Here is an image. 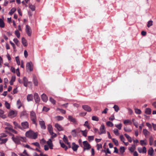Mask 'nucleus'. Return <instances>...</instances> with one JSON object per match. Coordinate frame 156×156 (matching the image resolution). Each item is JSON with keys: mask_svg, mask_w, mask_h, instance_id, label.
<instances>
[{"mask_svg": "<svg viewBox=\"0 0 156 156\" xmlns=\"http://www.w3.org/2000/svg\"><path fill=\"white\" fill-rule=\"evenodd\" d=\"M12 135L13 136L12 137V139L14 142L16 144H21V141L23 142H26L25 138V137L19 136H16L15 137L14 135Z\"/></svg>", "mask_w": 156, "mask_h": 156, "instance_id": "f257e3e1", "label": "nucleus"}, {"mask_svg": "<svg viewBox=\"0 0 156 156\" xmlns=\"http://www.w3.org/2000/svg\"><path fill=\"white\" fill-rule=\"evenodd\" d=\"M26 136L27 137L32 139H36L37 137V134L31 130H29L26 133Z\"/></svg>", "mask_w": 156, "mask_h": 156, "instance_id": "f03ea898", "label": "nucleus"}, {"mask_svg": "<svg viewBox=\"0 0 156 156\" xmlns=\"http://www.w3.org/2000/svg\"><path fill=\"white\" fill-rule=\"evenodd\" d=\"M30 117L31 120L33 124L37 125L36 121L37 120L36 113L34 111L30 112Z\"/></svg>", "mask_w": 156, "mask_h": 156, "instance_id": "7ed1b4c3", "label": "nucleus"}, {"mask_svg": "<svg viewBox=\"0 0 156 156\" xmlns=\"http://www.w3.org/2000/svg\"><path fill=\"white\" fill-rule=\"evenodd\" d=\"M83 151L86 150H88L91 148L90 145L88 143L87 141H84L83 142Z\"/></svg>", "mask_w": 156, "mask_h": 156, "instance_id": "20e7f679", "label": "nucleus"}, {"mask_svg": "<svg viewBox=\"0 0 156 156\" xmlns=\"http://www.w3.org/2000/svg\"><path fill=\"white\" fill-rule=\"evenodd\" d=\"M29 123L25 121L22 122L21 123V129L23 130L27 129L29 128Z\"/></svg>", "mask_w": 156, "mask_h": 156, "instance_id": "39448f33", "label": "nucleus"}, {"mask_svg": "<svg viewBox=\"0 0 156 156\" xmlns=\"http://www.w3.org/2000/svg\"><path fill=\"white\" fill-rule=\"evenodd\" d=\"M100 132L98 133L100 135L106 133V130L105 129V126L104 124H102L100 128Z\"/></svg>", "mask_w": 156, "mask_h": 156, "instance_id": "423d86ee", "label": "nucleus"}, {"mask_svg": "<svg viewBox=\"0 0 156 156\" xmlns=\"http://www.w3.org/2000/svg\"><path fill=\"white\" fill-rule=\"evenodd\" d=\"M26 69L27 70H29L30 71H32L33 70V65L31 62L27 64Z\"/></svg>", "mask_w": 156, "mask_h": 156, "instance_id": "0eeeda50", "label": "nucleus"}, {"mask_svg": "<svg viewBox=\"0 0 156 156\" xmlns=\"http://www.w3.org/2000/svg\"><path fill=\"white\" fill-rule=\"evenodd\" d=\"M26 31L27 34L29 36H31L32 30L30 27L28 25H27L26 26Z\"/></svg>", "mask_w": 156, "mask_h": 156, "instance_id": "6e6552de", "label": "nucleus"}, {"mask_svg": "<svg viewBox=\"0 0 156 156\" xmlns=\"http://www.w3.org/2000/svg\"><path fill=\"white\" fill-rule=\"evenodd\" d=\"M16 115L17 112L16 111L12 110L9 112L8 115L10 118H12L16 116Z\"/></svg>", "mask_w": 156, "mask_h": 156, "instance_id": "1a4fd4ad", "label": "nucleus"}, {"mask_svg": "<svg viewBox=\"0 0 156 156\" xmlns=\"http://www.w3.org/2000/svg\"><path fill=\"white\" fill-rule=\"evenodd\" d=\"M68 120L75 124H77V122L76 119L71 115H69L68 117Z\"/></svg>", "mask_w": 156, "mask_h": 156, "instance_id": "9d476101", "label": "nucleus"}, {"mask_svg": "<svg viewBox=\"0 0 156 156\" xmlns=\"http://www.w3.org/2000/svg\"><path fill=\"white\" fill-rule=\"evenodd\" d=\"M137 150L139 153H146L147 152V149L145 147H143V149L141 147H138Z\"/></svg>", "mask_w": 156, "mask_h": 156, "instance_id": "9b49d317", "label": "nucleus"}, {"mask_svg": "<svg viewBox=\"0 0 156 156\" xmlns=\"http://www.w3.org/2000/svg\"><path fill=\"white\" fill-rule=\"evenodd\" d=\"M63 140L64 142L68 145L69 147V148H71V145L70 144V143L68 142L67 137H66L65 135H64V137L63 138Z\"/></svg>", "mask_w": 156, "mask_h": 156, "instance_id": "f8f14e48", "label": "nucleus"}, {"mask_svg": "<svg viewBox=\"0 0 156 156\" xmlns=\"http://www.w3.org/2000/svg\"><path fill=\"white\" fill-rule=\"evenodd\" d=\"M39 124L41 129H46V127L45 125L44 122V121H39Z\"/></svg>", "mask_w": 156, "mask_h": 156, "instance_id": "ddd939ff", "label": "nucleus"}, {"mask_svg": "<svg viewBox=\"0 0 156 156\" xmlns=\"http://www.w3.org/2000/svg\"><path fill=\"white\" fill-rule=\"evenodd\" d=\"M34 98L36 103L39 102L40 101V98L37 93H35L34 94Z\"/></svg>", "mask_w": 156, "mask_h": 156, "instance_id": "4468645a", "label": "nucleus"}, {"mask_svg": "<svg viewBox=\"0 0 156 156\" xmlns=\"http://www.w3.org/2000/svg\"><path fill=\"white\" fill-rule=\"evenodd\" d=\"M47 143L48 145L49 146V147L51 149H53V146L52 143V141L51 139H49V140L47 141Z\"/></svg>", "mask_w": 156, "mask_h": 156, "instance_id": "2eb2a0df", "label": "nucleus"}, {"mask_svg": "<svg viewBox=\"0 0 156 156\" xmlns=\"http://www.w3.org/2000/svg\"><path fill=\"white\" fill-rule=\"evenodd\" d=\"M82 108L85 111L88 112H90L91 111L90 107L88 105H83L82 106Z\"/></svg>", "mask_w": 156, "mask_h": 156, "instance_id": "dca6fc26", "label": "nucleus"}, {"mask_svg": "<svg viewBox=\"0 0 156 156\" xmlns=\"http://www.w3.org/2000/svg\"><path fill=\"white\" fill-rule=\"evenodd\" d=\"M55 126L59 131H62L63 130L62 127L58 123L55 124Z\"/></svg>", "mask_w": 156, "mask_h": 156, "instance_id": "f3484780", "label": "nucleus"}, {"mask_svg": "<svg viewBox=\"0 0 156 156\" xmlns=\"http://www.w3.org/2000/svg\"><path fill=\"white\" fill-rule=\"evenodd\" d=\"M72 148L74 151H76L78 148L79 147L78 145L76 144L75 143H73L72 144Z\"/></svg>", "mask_w": 156, "mask_h": 156, "instance_id": "a211bd4d", "label": "nucleus"}, {"mask_svg": "<svg viewBox=\"0 0 156 156\" xmlns=\"http://www.w3.org/2000/svg\"><path fill=\"white\" fill-rule=\"evenodd\" d=\"M41 99L44 102H46L48 100V97L44 94H43L41 95Z\"/></svg>", "mask_w": 156, "mask_h": 156, "instance_id": "6ab92c4d", "label": "nucleus"}, {"mask_svg": "<svg viewBox=\"0 0 156 156\" xmlns=\"http://www.w3.org/2000/svg\"><path fill=\"white\" fill-rule=\"evenodd\" d=\"M8 140L7 138L2 139V137H0V144H2L5 143Z\"/></svg>", "mask_w": 156, "mask_h": 156, "instance_id": "aec40b11", "label": "nucleus"}, {"mask_svg": "<svg viewBox=\"0 0 156 156\" xmlns=\"http://www.w3.org/2000/svg\"><path fill=\"white\" fill-rule=\"evenodd\" d=\"M143 132L146 137L149 136L150 135V132L146 129H143Z\"/></svg>", "mask_w": 156, "mask_h": 156, "instance_id": "412c9836", "label": "nucleus"}, {"mask_svg": "<svg viewBox=\"0 0 156 156\" xmlns=\"http://www.w3.org/2000/svg\"><path fill=\"white\" fill-rule=\"evenodd\" d=\"M136 145L135 144H133L132 145V146L129 148V150L131 152H134L136 149Z\"/></svg>", "mask_w": 156, "mask_h": 156, "instance_id": "4be33fe9", "label": "nucleus"}, {"mask_svg": "<svg viewBox=\"0 0 156 156\" xmlns=\"http://www.w3.org/2000/svg\"><path fill=\"white\" fill-rule=\"evenodd\" d=\"M59 143L61 145V147L62 148H64L65 150H66L68 149L67 147L65 144L64 143L62 142L61 140H60L59 141Z\"/></svg>", "mask_w": 156, "mask_h": 156, "instance_id": "5701e85b", "label": "nucleus"}, {"mask_svg": "<svg viewBox=\"0 0 156 156\" xmlns=\"http://www.w3.org/2000/svg\"><path fill=\"white\" fill-rule=\"evenodd\" d=\"M154 150L152 147L150 148L148 151V154L151 156H153Z\"/></svg>", "mask_w": 156, "mask_h": 156, "instance_id": "b1692460", "label": "nucleus"}, {"mask_svg": "<svg viewBox=\"0 0 156 156\" xmlns=\"http://www.w3.org/2000/svg\"><path fill=\"white\" fill-rule=\"evenodd\" d=\"M124 135L129 142H132V140L131 137L129 135L126 133H125Z\"/></svg>", "mask_w": 156, "mask_h": 156, "instance_id": "393cba45", "label": "nucleus"}, {"mask_svg": "<svg viewBox=\"0 0 156 156\" xmlns=\"http://www.w3.org/2000/svg\"><path fill=\"white\" fill-rule=\"evenodd\" d=\"M17 105L18 106V108L20 109V107L22 106V104L20 100L19 99L17 101Z\"/></svg>", "mask_w": 156, "mask_h": 156, "instance_id": "a878e982", "label": "nucleus"}, {"mask_svg": "<svg viewBox=\"0 0 156 156\" xmlns=\"http://www.w3.org/2000/svg\"><path fill=\"white\" fill-rule=\"evenodd\" d=\"M33 83L35 86H37L38 85V81L35 76H34L33 78Z\"/></svg>", "mask_w": 156, "mask_h": 156, "instance_id": "bb28decb", "label": "nucleus"}, {"mask_svg": "<svg viewBox=\"0 0 156 156\" xmlns=\"http://www.w3.org/2000/svg\"><path fill=\"white\" fill-rule=\"evenodd\" d=\"M28 80L25 77H23V83L24 86L27 87V86Z\"/></svg>", "mask_w": 156, "mask_h": 156, "instance_id": "cd10ccee", "label": "nucleus"}, {"mask_svg": "<svg viewBox=\"0 0 156 156\" xmlns=\"http://www.w3.org/2000/svg\"><path fill=\"white\" fill-rule=\"evenodd\" d=\"M5 25L3 20L2 19L0 18V27L1 28H4L5 27Z\"/></svg>", "mask_w": 156, "mask_h": 156, "instance_id": "c85d7f7f", "label": "nucleus"}, {"mask_svg": "<svg viewBox=\"0 0 156 156\" xmlns=\"http://www.w3.org/2000/svg\"><path fill=\"white\" fill-rule=\"evenodd\" d=\"M55 119L57 121H60L62 120L63 119L64 117L62 116H55Z\"/></svg>", "mask_w": 156, "mask_h": 156, "instance_id": "c756f323", "label": "nucleus"}, {"mask_svg": "<svg viewBox=\"0 0 156 156\" xmlns=\"http://www.w3.org/2000/svg\"><path fill=\"white\" fill-rule=\"evenodd\" d=\"M22 43L24 46H27V41L26 39L24 37L22 38Z\"/></svg>", "mask_w": 156, "mask_h": 156, "instance_id": "7c9ffc66", "label": "nucleus"}, {"mask_svg": "<svg viewBox=\"0 0 156 156\" xmlns=\"http://www.w3.org/2000/svg\"><path fill=\"white\" fill-rule=\"evenodd\" d=\"M16 79V76H12V77L11 80L9 82V83L11 85L13 84V82L15 81Z\"/></svg>", "mask_w": 156, "mask_h": 156, "instance_id": "2f4dec72", "label": "nucleus"}, {"mask_svg": "<svg viewBox=\"0 0 156 156\" xmlns=\"http://www.w3.org/2000/svg\"><path fill=\"white\" fill-rule=\"evenodd\" d=\"M48 129L50 134L51 133H53V131L52 127L51 125L49 124L48 125Z\"/></svg>", "mask_w": 156, "mask_h": 156, "instance_id": "473e14b6", "label": "nucleus"}, {"mask_svg": "<svg viewBox=\"0 0 156 156\" xmlns=\"http://www.w3.org/2000/svg\"><path fill=\"white\" fill-rule=\"evenodd\" d=\"M13 123L15 126V128H19L21 129V126L19 125L17 122H14Z\"/></svg>", "mask_w": 156, "mask_h": 156, "instance_id": "72a5a7b5", "label": "nucleus"}, {"mask_svg": "<svg viewBox=\"0 0 156 156\" xmlns=\"http://www.w3.org/2000/svg\"><path fill=\"white\" fill-rule=\"evenodd\" d=\"M27 114V112L26 111L24 110L21 113L20 117L22 118L24 116H26Z\"/></svg>", "mask_w": 156, "mask_h": 156, "instance_id": "f704fd0d", "label": "nucleus"}, {"mask_svg": "<svg viewBox=\"0 0 156 156\" xmlns=\"http://www.w3.org/2000/svg\"><path fill=\"white\" fill-rule=\"evenodd\" d=\"M125 151V148L124 147H120V148L119 149V151H120V154L122 155L123 153Z\"/></svg>", "mask_w": 156, "mask_h": 156, "instance_id": "c9c22d12", "label": "nucleus"}, {"mask_svg": "<svg viewBox=\"0 0 156 156\" xmlns=\"http://www.w3.org/2000/svg\"><path fill=\"white\" fill-rule=\"evenodd\" d=\"M33 99V96L32 94H28L27 96V100L28 101H31Z\"/></svg>", "mask_w": 156, "mask_h": 156, "instance_id": "e433bc0d", "label": "nucleus"}, {"mask_svg": "<svg viewBox=\"0 0 156 156\" xmlns=\"http://www.w3.org/2000/svg\"><path fill=\"white\" fill-rule=\"evenodd\" d=\"M16 9L15 8H12L9 12V14L10 15H12L16 11Z\"/></svg>", "mask_w": 156, "mask_h": 156, "instance_id": "4c0bfd02", "label": "nucleus"}, {"mask_svg": "<svg viewBox=\"0 0 156 156\" xmlns=\"http://www.w3.org/2000/svg\"><path fill=\"white\" fill-rule=\"evenodd\" d=\"M151 109L149 108H147L145 109V112L147 114L149 115L151 114Z\"/></svg>", "mask_w": 156, "mask_h": 156, "instance_id": "58836bf2", "label": "nucleus"}, {"mask_svg": "<svg viewBox=\"0 0 156 156\" xmlns=\"http://www.w3.org/2000/svg\"><path fill=\"white\" fill-rule=\"evenodd\" d=\"M80 132L82 133V135L85 137H86L87 133V130L86 129L84 130H80Z\"/></svg>", "mask_w": 156, "mask_h": 156, "instance_id": "ea45409f", "label": "nucleus"}, {"mask_svg": "<svg viewBox=\"0 0 156 156\" xmlns=\"http://www.w3.org/2000/svg\"><path fill=\"white\" fill-rule=\"evenodd\" d=\"M15 34L18 38H19L20 37V34L18 30H15Z\"/></svg>", "mask_w": 156, "mask_h": 156, "instance_id": "a19ab883", "label": "nucleus"}, {"mask_svg": "<svg viewBox=\"0 0 156 156\" xmlns=\"http://www.w3.org/2000/svg\"><path fill=\"white\" fill-rule=\"evenodd\" d=\"M112 142L114 143L115 144L116 146H118L119 145V142L117 140L115 139V138L112 139Z\"/></svg>", "mask_w": 156, "mask_h": 156, "instance_id": "79ce46f5", "label": "nucleus"}, {"mask_svg": "<svg viewBox=\"0 0 156 156\" xmlns=\"http://www.w3.org/2000/svg\"><path fill=\"white\" fill-rule=\"evenodd\" d=\"M140 144L142 146L145 145L147 144V142L146 141V140H140Z\"/></svg>", "mask_w": 156, "mask_h": 156, "instance_id": "37998d69", "label": "nucleus"}, {"mask_svg": "<svg viewBox=\"0 0 156 156\" xmlns=\"http://www.w3.org/2000/svg\"><path fill=\"white\" fill-rule=\"evenodd\" d=\"M115 126L119 129L121 130L122 126V124L121 123H120L119 124H116L115 125Z\"/></svg>", "mask_w": 156, "mask_h": 156, "instance_id": "c03bdc74", "label": "nucleus"}, {"mask_svg": "<svg viewBox=\"0 0 156 156\" xmlns=\"http://www.w3.org/2000/svg\"><path fill=\"white\" fill-rule=\"evenodd\" d=\"M113 132L115 135L118 136L119 134V131L117 129H115L113 130Z\"/></svg>", "mask_w": 156, "mask_h": 156, "instance_id": "a18cd8bd", "label": "nucleus"}, {"mask_svg": "<svg viewBox=\"0 0 156 156\" xmlns=\"http://www.w3.org/2000/svg\"><path fill=\"white\" fill-rule=\"evenodd\" d=\"M13 41L17 46H19L20 45L19 41L16 38H14Z\"/></svg>", "mask_w": 156, "mask_h": 156, "instance_id": "49530a36", "label": "nucleus"}, {"mask_svg": "<svg viewBox=\"0 0 156 156\" xmlns=\"http://www.w3.org/2000/svg\"><path fill=\"white\" fill-rule=\"evenodd\" d=\"M132 121L133 123V124L136 126V128H138V123L137 122H136L134 119H132Z\"/></svg>", "mask_w": 156, "mask_h": 156, "instance_id": "de8ad7c7", "label": "nucleus"}, {"mask_svg": "<svg viewBox=\"0 0 156 156\" xmlns=\"http://www.w3.org/2000/svg\"><path fill=\"white\" fill-rule=\"evenodd\" d=\"M124 123L126 125L127 123H129L130 125H131L132 122L130 120L127 119L124 121Z\"/></svg>", "mask_w": 156, "mask_h": 156, "instance_id": "09e8293b", "label": "nucleus"}, {"mask_svg": "<svg viewBox=\"0 0 156 156\" xmlns=\"http://www.w3.org/2000/svg\"><path fill=\"white\" fill-rule=\"evenodd\" d=\"M135 112L136 114H140L141 113L140 110L137 108L135 109Z\"/></svg>", "mask_w": 156, "mask_h": 156, "instance_id": "8fccbe9b", "label": "nucleus"}, {"mask_svg": "<svg viewBox=\"0 0 156 156\" xmlns=\"http://www.w3.org/2000/svg\"><path fill=\"white\" fill-rule=\"evenodd\" d=\"M113 108L114 109L115 111L116 112H118L119 110V107L116 105H115Z\"/></svg>", "mask_w": 156, "mask_h": 156, "instance_id": "3c124183", "label": "nucleus"}, {"mask_svg": "<svg viewBox=\"0 0 156 156\" xmlns=\"http://www.w3.org/2000/svg\"><path fill=\"white\" fill-rule=\"evenodd\" d=\"M106 124L108 126L112 127L113 126V124L110 121L107 122Z\"/></svg>", "mask_w": 156, "mask_h": 156, "instance_id": "603ef678", "label": "nucleus"}, {"mask_svg": "<svg viewBox=\"0 0 156 156\" xmlns=\"http://www.w3.org/2000/svg\"><path fill=\"white\" fill-rule=\"evenodd\" d=\"M12 129V126L11 125L8 127H6L5 128V129L6 131L9 130L11 131Z\"/></svg>", "mask_w": 156, "mask_h": 156, "instance_id": "864d4df0", "label": "nucleus"}, {"mask_svg": "<svg viewBox=\"0 0 156 156\" xmlns=\"http://www.w3.org/2000/svg\"><path fill=\"white\" fill-rule=\"evenodd\" d=\"M76 132L75 129H73L72 130L71 132V134L74 137H76Z\"/></svg>", "mask_w": 156, "mask_h": 156, "instance_id": "5fc2aeb1", "label": "nucleus"}, {"mask_svg": "<svg viewBox=\"0 0 156 156\" xmlns=\"http://www.w3.org/2000/svg\"><path fill=\"white\" fill-rule=\"evenodd\" d=\"M29 7L32 11H34L35 10V7L34 5L30 4L29 5Z\"/></svg>", "mask_w": 156, "mask_h": 156, "instance_id": "6e6d98bb", "label": "nucleus"}, {"mask_svg": "<svg viewBox=\"0 0 156 156\" xmlns=\"http://www.w3.org/2000/svg\"><path fill=\"white\" fill-rule=\"evenodd\" d=\"M153 21L152 20H150L148 22L147 26L148 27H150L152 25Z\"/></svg>", "mask_w": 156, "mask_h": 156, "instance_id": "4d7b16f0", "label": "nucleus"}, {"mask_svg": "<svg viewBox=\"0 0 156 156\" xmlns=\"http://www.w3.org/2000/svg\"><path fill=\"white\" fill-rule=\"evenodd\" d=\"M5 106L7 108L9 109L10 108V105L7 101H5Z\"/></svg>", "mask_w": 156, "mask_h": 156, "instance_id": "13d9d810", "label": "nucleus"}, {"mask_svg": "<svg viewBox=\"0 0 156 156\" xmlns=\"http://www.w3.org/2000/svg\"><path fill=\"white\" fill-rule=\"evenodd\" d=\"M92 119L93 120L98 121L99 120L98 118L96 116H93L92 117Z\"/></svg>", "mask_w": 156, "mask_h": 156, "instance_id": "bf43d9fd", "label": "nucleus"}, {"mask_svg": "<svg viewBox=\"0 0 156 156\" xmlns=\"http://www.w3.org/2000/svg\"><path fill=\"white\" fill-rule=\"evenodd\" d=\"M32 144L40 148L39 144L37 142L32 143Z\"/></svg>", "mask_w": 156, "mask_h": 156, "instance_id": "052dcab7", "label": "nucleus"}, {"mask_svg": "<svg viewBox=\"0 0 156 156\" xmlns=\"http://www.w3.org/2000/svg\"><path fill=\"white\" fill-rule=\"evenodd\" d=\"M119 138L121 141L123 143H124L125 139L123 135H121L120 136Z\"/></svg>", "mask_w": 156, "mask_h": 156, "instance_id": "680f3d73", "label": "nucleus"}, {"mask_svg": "<svg viewBox=\"0 0 156 156\" xmlns=\"http://www.w3.org/2000/svg\"><path fill=\"white\" fill-rule=\"evenodd\" d=\"M153 139L152 137H151L149 138V144L151 146L153 144Z\"/></svg>", "mask_w": 156, "mask_h": 156, "instance_id": "e2e57ef3", "label": "nucleus"}, {"mask_svg": "<svg viewBox=\"0 0 156 156\" xmlns=\"http://www.w3.org/2000/svg\"><path fill=\"white\" fill-rule=\"evenodd\" d=\"M16 60L18 65H20V62L19 57L18 56L16 57Z\"/></svg>", "mask_w": 156, "mask_h": 156, "instance_id": "0e129e2a", "label": "nucleus"}, {"mask_svg": "<svg viewBox=\"0 0 156 156\" xmlns=\"http://www.w3.org/2000/svg\"><path fill=\"white\" fill-rule=\"evenodd\" d=\"M49 101L53 104H55V101L51 97L50 98Z\"/></svg>", "mask_w": 156, "mask_h": 156, "instance_id": "69168bd1", "label": "nucleus"}, {"mask_svg": "<svg viewBox=\"0 0 156 156\" xmlns=\"http://www.w3.org/2000/svg\"><path fill=\"white\" fill-rule=\"evenodd\" d=\"M124 130L127 132H130L132 131V130L129 128H126L125 127L124 128Z\"/></svg>", "mask_w": 156, "mask_h": 156, "instance_id": "338daca9", "label": "nucleus"}, {"mask_svg": "<svg viewBox=\"0 0 156 156\" xmlns=\"http://www.w3.org/2000/svg\"><path fill=\"white\" fill-rule=\"evenodd\" d=\"M50 134L51 135V139L57 136L56 134L55 133H54L53 132V133H51Z\"/></svg>", "mask_w": 156, "mask_h": 156, "instance_id": "774afa93", "label": "nucleus"}]
</instances>
